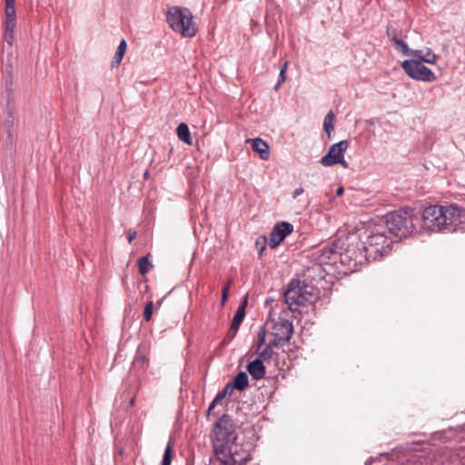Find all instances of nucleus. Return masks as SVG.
I'll list each match as a JSON object with an SVG mask.
<instances>
[{"mask_svg":"<svg viewBox=\"0 0 465 465\" xmlns=\"http://www.w3.org/2000/svg\"><path fill=\"white\" fill-rule=\"evenodd\" d=\"M465 223V209L457 203L448 206L430 205L424 208L420 228L430 232H453Z\"/></svg>","mask_w":465,"mask_h":465,"instance_id":"nucleus-1","label":"nucleus"},{"mask_svg":"<svg viewBox=\"0 0 465 465\" xmlns=\"http://www.w3.org/2000/svg\"><path fill=\"white\" fill-rule=\"evenodd\" d=\"M213 453L221 465H235L238 461L232 448L237 439L233 420L228 414H223L213 425L211 431Z\"/></svg>","mask_w":465,"mask_h":465,"instance_id":"nucleus-2","label":"nucleus"},{"mask_svg":"<svg viewBox=\"0 0 465 465\" xmlns=\"http://www.w3.org/2000/svg\"><path fill=\"white\" fill-rule=\"evenodd\" d=\"M335 247L339 249L340 262L351 271H356L359 265L370 262L364 243L356 233L338 238Z\"/></svg>","mask_w":465,"mask_h":465,"instance_id":"nucleus-3","label":"nucleus"},{"mask_svg":"<svg viewBox=\"0 0 465 465\" xmlns=\"http://www.w3.org/2000/svg\"><path fill=\"white\" fill-rule=\"evenodd\" d=\"M414 222H419V219L413 216L412 209L406 208L387 213L384 223L378 225L386 228V232L398 242L408 234L417 232Z\"/></svg>","mask_w":465,"mask_h":465,"instance_id":"nucleus-4","label":"nucleus"},{"mask_svg":"<svg viewBox=\"0 0 465 465\" xmlns=\"http://www.w3.org/2000/svg\"><path fill=\"white\" fill-rule=\"evenodd\" d=\"M318 296L317 289L305 281L292 279L284 291L285 303L292 312H298L302 306L312 303Z\"/></svg>","mask_w":465,"mask_h":465,"instance_id":"nucleus-5","label":"nucleus"},{"mask_svg":"<svg viewBox=\"0 0 465 465\" xmlns=\"http://www.w3.org/2000/svg\"><path fill=\"white\" fill-rule=\"evenodd\" d=\"M166 22L172 30L183 37H193L197 34V26L190 9L181 6H171L166 12Z\"/></svg>","mask_w":465,"mask_h":465,"instance_id":"nucleus-6","label":"nucleus"},{"mask_svg":"<svg viewBox=\"0 0 465 465\" xmlns=\"http://www.w3.org/2000/svg\"><path fill=\"white\" fill-rule=\"evenodd\" d=\"M395 242L397 240L386 232V228L376 225L367 236L366 242H363L364 251H366L370 261H375L387 255Z\"/></svg>","mask_w":465,"mask_h":465,"instance_id":"nucleus-7","label":"nucleus"},{"mask_svg":"<svg viewBox=\"0 0 465 465\" xmlns=\"http://www.w3.org/2000/svg\"><path fill=\"white\" fill-rule=\"evenodd\" d=\"M401 67L412 79L424 82H433L436 80L435 74L420 63V61L406 60L401 63Z\"/></svg>","mask_w":465,"mask_h":465,"instance_id":"nucleus-8","label":"nucleus"},{"mask_svg":"<svg viewBox=\"0 0 465 465\" xmlns=\"http://www.w3.org/2000/svg\"><path fill=\"white\" fill-rule=\"evenodd\" d=\"M349 147L348 140L340 141L332 144L328 153L322 157L320 163L324 166H332L334 164H341L343 167H348V163L344 160V153Z\"/></svg>","mask_w":465,"mask_h":465,"instance_id":"nucleus-9","label":"nucleus"},{"mask_svg":"<svg viewBox=\"0 0 465 465\" xmlns=\"http://www.w3.org/2000/svg\"><path fill=\"white\" fill-rule=\"evenodd\" d=\"M312 257L314 262L322 266L323 264H336L340 262V252L339 249L335 247V241H333L331 244H327L316 249L312 253Z\"/></svg>","mask_w":465,"mask_h":465,"instance_id":"nucleus-10","label":"nucleus"},{"mask_svg":"<svg viewBox=\"0 0 465 465\" xmlns=\"http://www.w3.org/2000/svg\"><path fill=\"white\" fill-rule=\"evenodd\" d=\"M292 332V323L288 320L280 318L273 325L272 343L283 346L291 340Z\"/></svg>","mask_w":465,"mask_h":465,"instance_id":"nucleus-11","label":"nucleus"},{"mask_svg":"<svg viewBox=\"0 0 465 465\" xmlns=\"http://www.w3.org/2000/svg\"><path fill=\"white\" fill-rule=\"evenodd\" d=\"M293 231V225L288 222L277 223L270 232L269 246L276 248Z\"/></svg>","mask_w":465,"mask_h":465,"instance_id":"nucleus-12","label":"nucleus"},{"mask_svg":"<svg viewBox=\"0 0 465 465\" xmlns=\"http://www.w3.org/2000/svg\"><path fill=\"white\" fill-rule=\"evenodd\" d=\"M148 366L149 359L146 352L143 349L138 348L132 363L131 371H135L137 375L140 376L145 373Z\"/></svg>","mask_w":465,"mask_h":465,"instance_id":"nucleus-13","label":"nucleus"},{"mask_svg":"<svg viewBox=\"0 0 465 465\" xmlns=\"http://www.w3.org/2000/svg\"><path fill=\"white\" fill-rule=\"evenodd\" d=\"M305 276V282L313 285V282H317L325 278V271L322 265L315 262L314 264L307 268Z\"/></svg>","mask_w":465,"mask_h":465,"instance_id":"nucleus-14","label":"nucleus"},{"mask_svg":"<svg viewBox=\"0 0 465 465\" xmlns=\"http://www.w3.org/2000/svg\"><path fill=\"white\" fill-rule=\"evenodd\" d=\"M246 143H252V148L256 152L262 160H268L270 158V147L267 142L262 138L248 139Z\"/></svg>","mask_w":465,"mask_h":465,"instance_id":"nucleus-15","label":"nucleus"},{"mask_svg":"<svg viewBox=\"0 0 465 465\" xmlns=\"http://www.w3.org/2000/svg\"><path fill=\"white\" fill-rule=\"evenodd\" d=\"M246 370L252 378L256 381L262 379L266 373V368L263 364V361L258 358L250 361L246 367Z\"/></svg>","mask_w":465,"mask_h":465,"instance_id":"nucleus-16","label":"nucleus"},{"mask_svg":"<svg viewBox=\"0 0 465 465\" xmlns=\"http://www.w3.org/2000/svg\"><path fill=\"white\" fill-rule=\"evenodd\" d=\"M247 302H248V297L245 296L242 303L237 308L234 315H233V318H232V325H233V329H239L244 317H245V308L247 306Z\"/></svg>","mask_w":465,"mask_h":465,"instance_id":"nucleus-17","label":"nucleus"},{"mask_svg":"<svg viewBox=\"0 0 465 465\" xmlns=\"http://www.w3.org/2000/svg\"><path fill=\"white\" fill-rule=\"evenodd\" d=\"M249 385L248 375L244 371H240L234 378L231 386L233 390L243 391Z\"/></svg>","mask_w":465,"mask_h":465,"instance_id":"nucleus-18","label":"nucleus"},{"mask_svg":"<svg viewBox=\"0 0 465 465\" xmlns=\"http://www.w3.org/2000/svg\"><path fill=\"white\" fill-rule=\"evenodd\" d=\"M176 134H177L178 138L182 142H183L189 145L192 144L191 134H190L189 128L186 124L181 123L176 128Z\"/></svg>","mask_w":465,"mask_h":465,"instance_id":"nucleus-19","label":"nucleus"},{"mask_svg":"<svg viewBox=\"0 0 465 465\" xmlns=\"http://www.w3.org/2000/svg\"><path fill=\"white\" fill-rule=\"evenodd\" d=\"M5 25H16V12L15 5H5Z\"/></svg>","mask_w":465,"mask_h":465,"instance_id":"nucleus-20","label":"nucleus"},{"mask_svg":"<svg viewBox=\"0 0 465 465\" xmlns=\"http://www.w3.org/2000/svg\"><path fill=\"white\" fill-rule=\"evenodd\" d=\"M274 347H281L280 344H272V340L266 344V346L258 353V359H261V361H268L272 358L273 354L272 348Z\"/></svg>","mask_w":465,"mask_h":465,"instance_id":"nucleus-21","label":"nucleus"},{"mask_svg":"<svg viewBox=\"0 0 465 465\" xmlns=\"http://www.w3.org/2000/svg\"><path fill=\"white\" fill-rule=\"evenodd\" d=\"M334 121H335V115L332 111H330L323 122V130L326 132L328 136L330 137L331 133L334 131Z\"/></svg>","mask_w":465,"mask_h":465,"instance_id":"nucleus-22","label":"nucleus"},{"mask_svg":"<svg viewBox=\"0 0 465 465\" xmlns=\"http://www.w3.org/2000/svg\"><path fill=\"white\" fill-rule=\"evenodd\" d=\"M149 256H150V253H148L145 256L141 257L138 260L139 272L142 275H145L150 271V269L153 267V264L149 261Z\"/></svg>","mask_w":465,"mask_h":465,"instance_id":"nucleus-23","label":"nucleus"},{"mask_svg":"<svg viewBox=\"0 0 465 465\" xmlns=\"http://www.w3.org/2000/svg\"><path fill=\"white\" fill-rule=\"evenodd\" d=\"M386 34L391 44L402 37V31L397 29L391 25L387 26Z\"/></svg>","mask_w":465,"mask_h":465,"instance_id":"nucleus-24","label":"nucleus"},{"mask_svg":"<svg viewBox=\"0 0 465 465\" xmlns=\"http://www.w3.org/2000/svg\"><path fill=\"white\" fill-rule=\"evenodd\" d=\"M392 45L398 52L407 56L411 55V49L409 48L407 43L402 39V37L392 43Z\"/></svg>","mask_w":465,"mask_h":465,"instance_id":"nucleus-25","label":"nucleus"},{"mask_svg":"<svg viewBox=\"0 0 465 465\" xmlns=\"http://www.w3.org/2000/svg\"><path fill=\"white\" fill-rule=\"evenodd\" d=\"M173 442L170 440L164 450L162 465H171L173 459Z\"/></svg>","mask_w":465,"mask_h":465,"instance_id":"nucleus-26","label":"nucleus"},{"mask_svg":"<svg viewBox=\"0 0 465 465\" xmlns=\"http://www.w3.org/2000/svg\"><path fill=\"white\" fill-rule=\"evenodd\" d=\"M232 392L233 389L231 386V382H228L224 388L216 394L214 402L220 403L225 397H230Z\"/></svg>","mask_w":465,"mask_h":465,"instance_id":"nucleus-27","label":"nucleus"},{"mask_svg":"<svg viewBox=\"0 0 465 465\" xmlns=\"http://www.w3.org/2000/svg\"><path fill=\"white\" fill-rule=\"evenodd\" d=\"M15 26L16 25H5L4 38L9 45H12L14 43Z\"/></svg>","mask_w":465,"mask_h":465,"instance_id":"nucleus-28","label":"nucleus"},{"mask_svg":"<svg viewBox=\"0 0 465 465\" xmlns=\"http://www.w3.org/2000/svg\"><path fill=\"white\" fill-rule=\"evenodd\" d=\"M267 243L269 244V241L266 236L262 235L259 236L255 241V246L258 250L259 256H262L263 251L266 249Z\"/></svg>","mask_w":465,"mask_h":465,"instance_id":"nucleus-29","label":"nucleus"},{"mask_svg":"<svg viewBox=\"0 0 465 465\" xmlns=\"http://www.w3.org/2000/svg\"><path fill=\"white\" fill-rule=\"evenodd\" d=\"M423 62L430 64H435L438 60V55L435 54L431 49L428 48L424 54Z\"/></svg>","mask_w":465,"mask_h":465,"instance_id":"nucleus-30","label":"nucleus"},{"mask_svg":"<svg viewBox=\"0 0 465 465\" xmlns=\"http://www.w3.org/2000/svg\"><path fill=\"white\" fill-rule=\"evenodd\" d=\"M153 303L152 301L148 302L145 305H144V309H143V319L145 322H150L152 320V316H153Z\"/></svg>","mask_w":465,"mask_h":465,"instance_id":"nucleus-31","label":"nucleus"},{"mask_svg":"<svg viewBox=\"0 0 465 465\" xmlns=\"http://www.w3.org/2000/svg\"><path fill=\"white\" fill-rule=\"evenodd\" d=\"M287 65H288V63H287V62H285V63L282 64V68H281L280 74H279V79H278V82H277V84H276V85H275V87H274V89H275V90H277V89L281 86V84H282L283 82H285V80H286V69H287Z\"/></svg>","mask_w":465,"mask_h":465,"instance_id":"nucleus-32","label":"nucleus"},{"mask_svg":"<svg viewBox=\"0 0 465 465\" xmlns=\"http://www.w3.org/2000/svg\"><path fill=\"white\" fill-rule=\"evenodd\" d=\"M265 337H266V331L263 327H262L257 333V338H258V342H257V346H256L257 351H259L261 349V347L264 344Z\"/></svg>","mask_w":465,"mask_h":465,"instance_id":"nucleus-33","label":"nucleus"},{"mask_svg":"<svg viewBox=\"0 0 465 465\" xmlns=\"http://www.w3.org/2000/svg\"><path fill=\"white\" fill-rule=\"evenodd\" d=\"M230 286H231V281H229L223 287V290H222V305H223L225 303V302L227 301V299H228Z\"/></svg>","mask_w":465,"mask_h":465,"instance_id":"nucleus-34","label":"nucleus"},{"mask_svg":"<svg viewBox=\"0 0 465 465\" xmlns=\"http://www.w3.org/2000/svg\"><path fill=\"white\" fill-rule=\"evenodd\" d=\"M124 54L123 53H118L116 52L113 60H112V63H111V66L114 68V67H117L122 60H123V57H124Z\"/></svg>","mask_w":465,"mask_h":465,"instance_id":"nucleus-35","label":"nucleus"},{"mask_svg":"<svg viewBox=\"0 0 465 465\" xmlns=\"http://www.w3.org/2000/svg\"><path fill=\"white\" fill-rule=\"evenodd\" d=\"M411 55H412L415 61H420V63H424V54L421 50H411Z\"/></svg>","mask_w":465,"mask_h":465,"instance_id":"nucleus-36","label":"nucleus"},{"mask_svg":"<svg viewBox=\"0 0 465 465\" xmlns=\"http://www.w3.org/2000/svg\"><path fill=\"white\" fill-rule=\"evenodd\" d=\"M126 41L124 39H122V41L120 42L118 47H117V50L116 52L118 53H123L124 54L125 51H126Z\"/></svg>","mask_w":465,"mask_h":465,"instance_id":"nucleus-37","label":"nucleus"},{"mask_svg":"<svg viewBox=\"0 0 465 465\" xmlns=\"http://www.w3.org/2000/svg\"><path fill=\"white\" fill-rule=\"evenodd\" d=\"M239 329H233V325L231 324L229 330H228V332H227V337L230 338V339H233L237 333Z\"/></svg>","mask_w":465,"mask_h":465,"instance_id":"nucleus-38","label":"nucleus"},{"mask_svg":"<svg viewBox=\"0 0 465 465\" xmlns=\"http://www.w3.org/2000/svg\"><path fill=\"white\" fill-rule=\"evenodd\" d=\"M136 237V232L134 231V230H128L127 231V238H128V242L129 243H132V242L135 239Z\"/></svg>","mask_w":465,"mask_h":465,"instance_id":"nucleus-39","label":"nucleus"},{"mask_svg":"<svg viewBox=\"0 0 465 465\" xmlns=\"http://www.w3.org/2000/svg\"><path fill=\"white\" fill-rule=\"evenodd\" d=\"M304 192L302 187L296 188L292 193V197L297 198L299 195H301Z\"/></svg>","mask_w":465,"mask_h":465,"instance_id":"nucleus-40","label":"nucleus"},{"mask_svg":"<svg viewBox=\"0 0 465 465\" xmlns=\"http://www.w3.org/2000/svg\"><path fill=\"white\" fill-rule=\"evenodd\" d=\"M219 404V402H214V399L213 400V401L211 402V404L209 405L208 407V410H207V416L210 415L211 411L213 410V408Z\"/></svg>","mask_w":465,"mask_h":465,"instance_id":"nucleus-41","label":"nucleus"},{"mask_svg":"<svg viewBox=\"0 0 465 465\" xmlns=\"http://www.w3.org/2000/svg\"><path fill=\"white\" fill-rule=\"evenodd\" d=\"M343 191H344V190H343V187H341H341H339V188L337 189V191H336V195H337V196H341V195H342Z\"/></svg>","mask_w":465,"mask_h":465,"instance_id":"nucleus-42","label":"nucleus"},{"mask_svg":"<svg viewBox=\"0 0 465 465\" xmlns=\"http://www.w3.org/2000/svg\"><path fill=\"white\" fill-rule=\"evenodd\" d=\"M13 126V120H8V134L11 135V128Z\"/></svg>","mask_w":465,"mask_h":465,"instance_id":"nucleus-43","label":"nucleus"},{"mask_svg":"<svg viewBox=\"0 0 465 465\" xmlns=\"http://www.w3.org/2000/svg\"><path fill=\"white\" fill-rule=\"evenodd\" d=\"M135 404V396L132 397L129 401V407H134Z\"/></svg>","mask_w":465,"mask_h":465,"instance_id":"nucleus-44","label":"nucleus"},{"mask_svg":"<svg viewBox=\"0 0 465 465\" xmlns=\"http://www.w3.org/2000/svg\"><path fill=\"white\" fill-rule=\"evenodd\" d=\"M149 176H150V173H149V171H148V170H146V171L144 172V173H143V178H144L145 180H147V179L149 178Z\"/></svg>","mask_w":465,"mask_h":465,"instance_id":"nucleus-45","label":"nucleus"},{"mask_svg":"<svg viewBox=\"0 0 465 465\" xmlns=\"http://www.w3.org/2000/svg\"><path fill=\"white\" fill-rule=\"evenodd\" d=\"M15 0H5V5H15Z\"/></svg>","mask_w":465,"mask_h":465,"instance_id":"nucleus-46","label":"nucleus"},{"mask_svg":"<svg viewBox=\"0 0 465 465\" xmlns=\"http://www.w3.org/2000/svg\"><path fill=\"white\" fill-rule=\"evenodd\" d=\"M8 114H9V117H10V118H13V115H12V111H11V109H9V110H8Z\"/></svg>","mask_w":465,"mask_h":465,"instance_id":"nucleus-47","label":"nucleus"},{"mask_svg":"<svg viewBox=\"0 0 465 465\" xmlns=\"http://www.w3.org/2000/svg\"><path fill=\"white\" fill-rule=\"evenodd\" d=\"M219 465H221V463H219Z\"/></svg>","mask_w":465,"mask_h":465,"instance_id":"nucleus-48","label":"nucleus"},{"mask_svg":"<svg viewBox=\"0 0 465 465\" xmlns=\"http://www.w3.org/2000/svg\"><path fill=\"white\" fill-rule=\"evenodd\" d=\"M465 209V207H463Z\"/></svg>","mask_w":465,"mask_h":465,"instance_id":"nucleus-49","label":"nucleus"}]
</instances>
